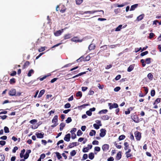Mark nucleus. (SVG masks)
<instances>
[{
  "label": "nucleus",
  "instance_id": "obj_1",
  "mask_svg": "<svg viewBox=\"0 0 161 161\" xmlns=\"http://www.w3.org/2000/svg\"><path fill=\"white\" fill-rule=\"evenodd\" d=\"M8 94L11 96H19L21 93L19 91H9Z\"/></svg>",
  "mask_w": 161,
  "mask_h": 161
},
{
  "label": "nucleus",
  "instance_id": "obj_2",
  "mask_svg": "<svg viewBox=\"0 0 161 161\" xmlns=\"http://www.w3.org/2000/svg\"><path fill=\"white\" fill-rule=\"evenodd\" d=\"M97 12H102L103 13V14L104 13V11L103 10H96L85 11L84 12V14H87L89 13L90 14H92Z\"/></svg>",
  "mask_w": 161,
  "mask_h": 161
},
{
  "label": "nucleus",
  "instance_id": "obj_3",
  "mask_svg": "<svg viewBox=\"0 0 161 161\" xmlns=\"http://www.w3.org/2000/svg\"><path fill=\"white\" fill-rule=\"evenodd\" d=\"M72 42H81L82 41L83 39H80L78 36H75L71 39Z\"/></svg>",
  "mask_w": 161,
  "mask_h": 161
},
{
  "label": "nucleus",
  "instance_id": "obj_4",
  "mask_svg": "<svg viewBox=\"0 0 161 161\" xmlns=\"http://www.w3.org/2000/svg\"><path fill=\"white\" fill-rule=\"evenodd\" d=\"M108 105L109 106V109H111L114 108H117L118 107V105L116 103L112 104V103H109Z\"/></svg>",
  "mask_w": 161,
  "mask_h": 161
},
{
  "label": "nucleus",
  "instance_id": "obj_5",
  "mask_svg": "<svg viewBox=\"0 0 161 161\" xmlns=\"http://www.w3.org/2000/svg\"><path fill=\"white\" fill-rule=\"evenodd\" d=\"M135 135L136 140L138 141L140 140L141 137V133L139 132L136 131L135 132Z\"/></svg>",
  "mask_w": 161,
  "mask_h": 161
},
{
  "label": "nucleus",
  "instance_id": "obj_6",
  "mask_svg": "<svg viewBox=\"0 0 161 161\" xmlns=\"http://www.w3.org/2000/svg\"><path fill=\"white\" fill-rule=\"evenodd\" d=\"M92 145H88L87 147L84 148L82 150V151L84 153H86L88 151L89 149H91L92 147Z\"/></svg>",
  "mask_w": 161,
  "mask_h": 161
},
{
  "label": "nucleus",
  "instance_id": "obj_7",
  "mask_svg": "<svg viewBox=\"0 0 161 161\" xmlns=\"http://www.w3.org/2000/svg\"><path fill=\"white\" fill-rule=\"evenodd\" d=\"M106 130L104 129H102L100 130V136L101 137H103L106 135Z\"/></svg>",
  "mask_w": 161,
  "mask_h": 161
},
{
  "label": "nucleus",
  "instance_id": "obj_8",
  "mask_svg": "<svg viewBox=\"0 0 161 161\" xmlns=\"http://www.w3.org/2000/svg\"><path fill=\"white\" fill-rule=\"evenodd\" d=\"M102 148L104 151H107L109 149V146L107 144H104Z\"/></svg>",
  "mask_w": 161,
  "mask_h": 161
},
{
  "label": "nucleus",
  "instance_id": "obj_9",
  "mask_svg": "<svg viewBox=\"0 0 161 161\" xmlns=\"http://www.w3.org/2000/svg\"><path fill=\"white\" fill-rule=\"evenodd\" d=\"M70 134L69 133L68 134L65 136L64 138V140L67 142H69L70 141Z\"/></svg>",
  "mask_w": 161,
  "mask_h": 161
},
{
  "label": "nucleus",
  "instance_id": "obj_10",
  "mask_svg": "<svg viewBox=\"0 0 161 161\" xmlns=\"http://www.w3.org/2000/svg\"><path fill=\"white\" fill-rule=\"evenodd\" d=\"M64 29H62L61 31V30L57 31L54 33V34L56 36H58L61 35Z\"/></svg>",
  "mask_w": 161,
  "mask_h": 161
},
{
  "label": "nucleus",
  "instance_id": "obj_11",
  "mask_svg": "<svg viewBox=\"0 0 161 161\" xmlns=\"http://www.w3.org/2000/svg\"><path fill=\"white\" fill-rule=\"evenodd\" d=\"M31 151L30 150H28L26 151L24 156V158L25 159H26L28 158L29 156V154L31 153Z\"/></svg>",
  "mask_w": 161,
  "mask_h": 161
},
{
  "label": "nucleus",
  "instance_id": "obj_12",
  "mask_svg": "<svg viewBox=\"0 0 161 161\" xmlns=\"http://www.w3.org/2000/svg\"><path fill=\"white\" fill-rule=\"evenodd\" d=\"M79 145V143L77 142H72L70 144V145L69 146V148H71L75 146H76L78 145Z\"/></svg>",
  "mask_w": 161,
  "mask_h": 161
},
{
  "label": "nucleus",
  "instance_id": "obj_13",
  "mask_svg": "<svg viewBox=\"0 0 161 161\" xmlns=\"http://www.w3.org/2000/svg\"><path fill=\"white\" fill-rule=\"evenodd\" d=\"M30 62L29 61H26L23 66V69H25L27 68L30 65Z\"/></svg>",
  "mask_w": 161,
  "mask_h": 161
},
{
  "label": "nucleus",
  "instance_id": "obj_14",
  "mask_svg": "<svg viewBox=\"0 0 161 161\" xmlns=\"http://www.w3.org/2000/svg\"><path fill=\"white\" fill-rule=\"evenodd\" d=\"M95 44H91L89 46L88 49L90 50H91L95 49Z\"/></svg>",
  "mask_w": 161,
  "mask_h": 161
},
{
  "label": "nucleus",
  "instance_id": "obj_15",
  "mask_svg": "<svg viewBox=\"0 0 161 161\" xmlns=\"http://www.w3.org/2000/svg\"><path fill=\"white\" fill-rule=\"evenodd\" d=\"M58 116L57 115H55L54 116L53 119H52V122L53 123H57L58 120Z\"/></svg>",
  "mask_w": 161,
  "mask_h": 161
},
{
  "label": "nucleus",
  "instance_id": "obj_16",
  "mask_svg": "<svg viewBox=\"0 0 161 161\" xmlns=\"http://www.w3.org/2000/svg\"><path fill=\"white\" fill-rule=\"evenodd\" d=\"M71 37V34L68 33L67 34H65L64 36V40H66L67 39H69Z\"/></svg>",
  "mask_w": 161,
  "mask_h": 161
},
{
  "label": "nucleus",
  "instance_id": "obj_17",
  "mask_svg": "<svg viewBox=\"0 0 161 161\" xmlns=\"http://www.w3.org/2000/svg\"><path fill=\"white\" fill-rule=\"evenodd\" d=\"M144 16V14H141L137 17L136 19L138 21H140L143 18Z\"/></svg>",
  "mask_w": 161,
  "mask_h": 161
},
{
  "label": "nucleus",
  "instance_id": "obj_18",
  "mask_svg": "<svg viewBox=\"0 0 161 161\" xmlns=\"http://www.w3.org/2000/svg\"><path fill=\"white\" fill-rule=\"evenodd\" d=\"M138 5L137 4H135L132 5L131 6L130 10L132 11L134 10L135 9V8L137 7Z\"/></svg>",
  "mask_w": 161,
  "mask_h": 161
},
{
  "label": "nucleus",
  "instance_id": "obj_19",
  "mask_svg": "<svg viewBox=\"0 0 161 161\" xmlns=\"http://www.w3.org/2000/svg\"><path fill=\"white\" fill-rule=\"evenodd\" d=\"M134 68V66L132 64L130 65L128 68L127 71L129 72L133 70Z\"/></svg>",
  "mask_w": 161,
  "mask_h": 161
},
{
  "label": "nucleus",
  "instance_id": "obj_20",
  "mask_svg": "<svg viewBox=\"0 0 161 161\" xmlns=\"http://www.w3.org/2000/svg\"><path fill=\"white\" fill-rule=\"evenodd\" d=\"M43 134L42 133H38L36 134L37 137L38 138H43Z\"/></svg>",
  "mask_w": 161,
  "mask_h": 161
},
{
  "label": "nucleus",
  "instance_id": "obj_21",
  "mask_svg": "<svg viewBox=\"0 0 161 161\" xmlns=\"http://www.w3.org/2000/svg\"><path fill=\"white\" fill-rule=\"evenodd\" d=\"M94 157V155L92 153H91L89 155V158L90 159L92 160L93 159Z\"/></svg>",
  "mask_w": 161,
  "mask_h": 161
},
{
  "label": "nucleus",
  "instance_id": "obj_22",
  "mask_svg": "<svg viewBox=\"0 0 161 161\" xmlns=\"http://www.w3.org/2000/svg\"><path fill=\"white\" fill-rule=\"evenodd\" d=\"M16 82V80L14 78H13L10 79L9 83L11 84H14Z\"/></svg>",
  "mask_w": 161,
  "mask_h": 161
},
{
  "label": "nucleus",
  "instance_id": "obj_23",
  "mask_svg": "<svg viewBox=\"0 0 161 161\" xmlns=\"http://www.w3.org/2000/svg\"><path fill=\"white\" fill-rule=\"evenodd\" d=\"M25 149H23L21 151V153L20 154V157L21 158H23V157H24V154L25 153Z\"/></svg>",
  "mask_w": 161,
  "mask_h": 161
},
{
  "label": "nucleus",
  "instance_id": "obj_24",
  "mask_svg": "<svg viewBox=\"0 0 161 161\" xmlns=\"http://www.w3.org/2000/svg\"><path fill=\"white\" fill-rule=\"evenodd\" d=\"M121 157V152H119L117 154L116 156V158L117 160H119Z\"/></svg>",
  "mask_w": 161,
  "mask_h": 161
},
{
  "label": "nucleus",
  "instance_id": "obj_25",
  "mask_svg": "<svg viewBox=\"0 0 161 161\" xmlns=\"http://www.w3.org/2000/svg\"><path fill=\"white\" fill-rule=\"evenodd\" d=\"M34 73V71L32 69H31L30 70H29V72L27 74V75L29 77H30L31 76V74H33Z\"/></svg>",
  "mask_w": 161,
  "mask_h": 161
},
{
  "label": "nucleus",
  "instance_id": "obj_26",
  "mask_svg": "<svg viewBox=\"0 0 161 161\" xmlns=\"http://www.w3.org/2000/svg\"><path fill=\"white\" fill-rule=\"evenodd\" d=\"M108 112V110L107 109H103L101 110L98 112V114H106Z\"/></svg>",
  "mask_w": 161,
  "mask_h": 161
},
{
  "label": "nucleus",
  "instance_id": "obj_27",
  "mask_svg": "<svg viewBox=\"0 0 161 161\" xmlns=\"http://www.w3.org/2000/svg\"><path fill=\"white\" fill-rule=\"evenodd\" d=\"M147 77L150 80H152L153 78V76L151 73H149L147 75Z\"/></svg>",
  "mask_w": 161,
  "mask_h": 161
},
{
  "label": "nucleus",
  "instance_id": "obj_28",
  "mask_svg": "<svg viewBox=\"0 0 161 161\" xmlns=\"http://www.w3.org/2000/svg\"><path fill=\"white\" fill-rule=\"evenodd\" d=\"M122 25H119L115 29V31H120L121 30V28H122Z\"/></svg>",
  "mask_w": 161,
  "mask_h": 161
},
{
  "label": "nucleus",
  "instance_id": "obj_29",
  "mask_svg": "<svg viewBox=\"0 0 161 161\" xmlns=\"http://www.w3.org/2000/svg\"><path fill=\"white\" fill-rule=\"evenodd\" d=\"M96 132L95 130H91V131L90 132L89 135L91 136H93V134L94 135H95V134H96Z\"/></svg>",
  "mask_w": 161,
  "mask_h": 161
},
{
  "label": "nucleus",
  "instance_id": "obj_30",
  "mask_svg": "<svg viewBox=\"0 0 161 161\" xmlns=\"http://www.w3.org/2000/svg\"><path fill=\"white\" fill-rule=\"evenodd\" d=\"M90 57L89 55H87L86 57H84V59L85 61H87L90 59Z\"/></svg>",
  "mask_w": 161,
  "mask_h": 161
},
{
  "label": "nucleus",
  "instance_id": "obj_31",
  "mask_svg": "<svg viewBox=\"0 0 161 161\" xmlns=\"http://www.w3.org/2000/svg\"><path fill=\"white\" fill-rule=\"evenodd\" d=\"M102 119L103 120H108L109 119V117L107 115H104L102 117Z\"/></svg>",
  "mask_w": 161,
  "mask_h": 161
},
{
  "label": "nucleus",
  "instance_id": "obj_32",
  "mask_svg": "<svg viewBox=\"0 0 161 161\" xmlns=\"http://www.w3.org/2000/svg\"><path fill=\"white\" fill-rule=\"evenodd\" d=\"M50 75H51L50 74L49 75H45L42 77L40 78H39V80L41 81H42L44 79H46L47 77L49 76H50Z\"/></svg>",
  "mask_w": 161,
  "mask_h": 161
},
{
  "label": "nucleus",
  "instance_id": "obj_33",
  "mask_svg": "<svg viewBox=\"0 0 161 161\" xmlns=\"http://www.w3.org/2000/svg\"><path fill=\"white\" fill-rule=\"evenodd\" d=\"M82 96V92L81 91H78L76 94L77 97H81Z\"/></svg>",
  "mask_w": 161,
  "mask_h": 161
},
{
  "label": "nucleus",
  "instance_id": "obj_34",
  "mask_svg": "<svg viewBox=\"0 0 161 161\" xmlns=\"http://www.w3.org/2000/svg\"><path fill=\"white\" fill-rule=\"evenodd\" d=\"M151 59L150 58H147L145 60L146 63H147V64H150L151 62Z\"/></svg>",
  "mask_w": 161,
  "mask_h": 161
},
{
  "label": "nucleus",
  "instance_id": "obj_35",
  "mask_svg": "<svg viewBox=\"0 0 161 161\" xmlns=\"http://www.w3.org/2000/svg\"><path fill=\"white\" fill-rule=\"evenodd\" d=\"M5 158L3 154H0V161H4Z\"/></svg>",
  "mask_w": 161,
  "mask_h": 161
},
{
  "label": "nucleus",
  "instance_id": "obj_36",
  "mask_svg": "<svg viewBox=\"0 0 161 161\" xmlns=\"http://www.w3.org/2000/svg\"><path fill=\"white\" fill-rule=\"evenodd\" d=\"M124 145L125 146L124 148H125V150H127V149H128V147L129 146V144H128V142H125V143H124Z\"/></svg>",
  "mask_w": 161,
  "mask_h": 161
},
{
  "label": "nucleus",
  "instance_id": "obj_37",
  "mask_svg": "<svg viewBox=\"0 0 161 161\" xmlns=\"http://www.w3.org/2000/svg\"><path fill=\"white\" fill-rule=\"evenodd\" d=\"M4 132H5V133H9V129L7 126H5L4 127Z\"/></svg>",
  "mask_w": 161,
  "mask_h": 161
},
{
  "label": "nucleus",
  "instance_id": "obj_38",
  "mask_svg": "<svg viewBox=\"0 0 161 161\" xmlns=\"http://www.w3.org/2000/svg\"><path fill=\"white\" fill-rule=\"evenodd\" d=\"M155 36V35L153 33H150L149 34V35L148 37L150 39L153 38L154 36Z\"/></svg>",
  "mask_w": 161,
  "mask_h": 161
},
{
  "label": "nucleus",
  "instance_id": "obj_39",
  "mask_svg": "<svg viewBox=\"0 0 161 161\" xmlns=\"http://www.w3.org/2000/svg\"><path fill=\"white\" fill-rule=\"evenodd\" d=\"M76 3L77 4L80 5L83 2V0H75Z\"/></svg>",
  "mask_w": 161,
  "mask_h": 161
},
{
  "label": "nucleus",
  "instance_id": "obj_40",
  "mask_svg": "<svg viewBox=\"0 0 161 161\" xmlns=\"http://www.w3.org/2000/svg\"><path fill=\"white\" fill-rule=\"evenodd\" d=\"M71 106L70 104L69 103H67L64 105V108H69Z\"/></svg>",
  "mask_w": 161,
  "mask_h": 161
},
{
  "label": "nucleus",
  "instance_id": "obj_41",
  "mask_svg": "<svg viewBox=\"0 0 161 161\" xmlns=\"http://www.w3.org/2000/svg\"><path fill=\"white\" fill-rule=\"evenodd\" d=\"M148 53V51H146L144 52H142L141 53L140 55L141 56H143L145 55H147Z\"/></svg>",
  "mask_w": 161,
  "mask_h": 161
},
{
  "label": "nucleus",
  "instance_id": "obj_42",
  "mask_svg": "<svg viewBox=\"0 0 161 161\" xmlns=\"http://www.w3.org/2000/svg\"><path fill=\"white\" fill-rule=\"evenodd\" d=\"M70 155L72 156H75L76 154V152L75 150H73L70 152Z\"/></svg>",
  "mask_w": 161,
  "mask_h": 161
},
{
  "label": "nucleus",
  "instance_id": "obj_43",
  "mask_svg": "<svg viewBox=\"0 0 161 161\" xmlns=\"http://www.w3.org/2000/svg\"><path fill=\"white\" fill-rule=\"evenodd\" d=\"M125 136L124 135H121L120 136L119 138V140L120 141L125 139Z\"/></svg>",
  "mask_w": 161,
  "mask_h": 161
},
{
  "label": "nucleus",
  "instance_id": "obj_44",
  "mask_svg": "<svg viewBox=\"0 0 161 161\" xmlns=\"http://www.w3.org/2000/svg\"><path fill=\"white\" fill-rule=\"evenodd\" d=\"M56 154L58 159H59L62 158V156L58 152H56Z\"/></svg>",
  "mask_w": 161,
  "mask_h": 161
},
{
  "label": "nucleus",
  "instance_id": "obj_45",
  "mask_svg": "<svg viewBox=\"0 0 161 161\" xmlns=\"http://www.w3.org/2000/svg\"><path fill=\"white\" fill-rule=\"evenodd\" d=\"M72 121V119L70 117H68L66 120V122L67 123H69Z\"/></svg>",
  "mask_w": 161,
  "mask_h": 161
},
{
  "label": "nucleus",
  "instance_id": "obj_46",
  "mask_svg": "<svg viewBox=\"0 0 161 161\" xmlns=\"http://www.w3.org/2000/svg\"><path fill=\"white\" fill-rule=\"evenodd\" d=\"M45 50V47H41L40 48L38 49V51L39 52H41L44 51Z\"/></svg>",
  "mask_w": 161,
  "mask_h": 161
},
{
  "label": "nucleus",
  "instance_id": "obj_47",
  "mask_svg": "<svg viewBox=\"0 0 161 161\" xmlns=\"http://www.w3.org/2000/svg\"><path fill=\"white\" fill-rule=\"evenodd\" d=\"M160 99H161L160 98H158L155 101L154 104H157L160 102Z\"/></svg>",
  "mask_w": 161,
  "mask_h": 161
},
{
  "label": "nucleus",
  "instance_id": "obj_48",
  "mask_svg": "<svg viewBox=\"0 0 161 161\" xmlns=\"http://www.w3.org/2000/svg\"><path fill=\"white\" fill-rule=\"evenodd\" d=\"M94 127L96 129H98L99 128V125H98L96 124H94L93 125Z\"/></svg>",
  "mask_w": 161,
  "mask_h": 161
},
{
  "label": "nucleus",
  "instance_id": "obj_49",
  "mask_svg": "<svg viewBox=\"0 0 161 161\" xmlns=\"http://www.w3.org/2000/svg\"><path fill=\"white\" fill-rule=\"evenodd\" d=\"M142 63V65L143 67H144L146 65V64L145 63L144 60L143 59H142L140 61Z\"/></svg>",
  "mask_w": 161,
  "mask_h": 161
},
{
  "label": "nucleus",
  "instance_id": "obj_50",
  "mask_svg": "<svg viewBox=\"0 0 161 161\" xmlns=\"http://www.w3.org/2000/svg\"><path fill=\"white\" fill-rule=\"evenodd\" d=\"M82 132L80 130H79L77 133V135L78 136H80V135H81L82 134Z\"/></svg>",
  "mask_w": 161,
  "mask_h": 161
},
{
  "label": "nucleus",
  "instance_id": "obj_51",
  "mask_svg": "<svg viewBox=\"0 0 161 161\" xmlns=\"http://www.w3.org/2000/svg\"><path fill=\"white\" fill-rule=\"evenodd\" d=\"M44 91H40V92L38 95V97L39 98L42 97L44 93Z\"/></svg>",
  "mask_w": 161,
  "mask_h": 161
},
{
  "label": "nucleus",
  "instance_id": "obj_52",
  "mask_svg": "<svg viewBox=\"0 0 161 161\" xmlns=\"http://www.w3.org/2000/svg\"><path fill=\"white\" fill-rule=\"evenodd\" d=\"M121 75H117L116 77L115 78V79L116 80H119L121 78Z\"/></svg>",
  "mask_w": 161,
  "mask_h": 161
},
{
  "label": "nucleus",
  "instance_id": "obj_53",
  "mask_svg": "<svg viewBox=\"0 0 161 161\" xmlns=\"http://www.w3.org/2000/svg\"><path fill=\"white\" fill-rule=\"evenodd\" d=\"M94 150L95 151L99 152L100 151V148L98 147H96L94 148Z\"/></svg>",
  "mask_w": 161,
  "mask_h": 161
},
{
  "label": "nucleus",
  "instance_id": "obj_54",
  "mask_svg": "<svg viewBox=\"0 0 161 161\" xmlns=\"http://www.w3.org/2000/svg\"><path fill=\"white\" fill-rule=\"evenodd\" d=\"M88 158L87 155L86 154H84L83 156V159L84 160Z\"/></svg>",
  "mask_w": 161,
  "mask_h": 161
},
{
  "label": "nucleus",
  "instance_id": "obj_55",
  "mask_svg": "<svg viewBox=\"0 0 161 161\" xmlns=\"http://www.w3.org/2000/svg\"><path fill=\"white\" fill-rule=\"evenodd\" d=\"M76 130L77 129L76 128H74L70 131V132L71 133V134L74 133L75 132Z\"/></svg>",
  "mask_w": 161,
  "mask_h": 161
},
{
  "label": "nucleus",
  "instance_id": "obj_56",
  "mask_svg": "<svg viewBox=\"0 0 161 161\" xmlns=\"http://www.w3.org/2000/svg\"><path fill=\"white\" fill-rule=\"evenodd\" d=\"M86 114L89 116H90L92 115V113L90 111L88 110L86 112Z\"/></svg>",
  "mask_w": 161,
  "mask_h": 161
},
{
  "label": "nucleus",
  "instance_id": "obj_57",
  "mask_svg": "<svg viewBox=\"0 0 161 161\" xmlns=\"http://www.w3.org/2000/svg\"><path fill=\"white\" fill-rule=\"evenodd\" d=\"M37 122V120L36 119H32L31 120L30 122V123L31 124H34L35 123H36Z\"/></svg>",
  "mask_w": 161,
  "mask_h": 161
},
{
  "label": "nucleus",
  "instance_id": "obj_58",
  "mask_svg": "<svg viewBox=\"0 0 161 161\" xmlns=\"http://www.w3.org/2000/svg\"><path fill=\"white\" fill-rule=\"evenodd\" d=\"M6 142L4 141H0V144L2 146H4Z\"/></svg>",
  "mask_w": 161,
  "mask_h": 161
},
{
  "label": "nucleus",
  "instance_id": "obj_59",
  "mask_svg": "<svg viewBox=\"0 0 161 161\" xmlns=\"http://www.w3.org/2000/svg\"><path fill=\"white\" fill-rule=\"evenodd\" d=\"M16 71H14L13 72L10 74V75L11 76H14L16 75Z\"/></svg>",
  "mask_w": 161,
  "mask_h": 161
},
{
  "label": "nucleus",
  "instance_id": "obj_60",
  "mask_svg": "<svg viewBox=\"0 0 161 161\" xmlns=\"http://www.w3.org/2000/svg\"><path fill=\"white\" fill-rule=\"evenodd\" d=\"M112 66V65L111 64H110L109 65H107L105 67L106 69H108L111 68Z\"/></svg>",
  "mask_w": 161,
  "mask_h": 161
},
{
  "label": "nucleus",
  "instance_id": "obj_61",
  "mask_svg": "<svg viewBox=\"0 0 161 161\" xmlns=\"http://www.w3.org/2000/svg\"><path fill=\"white\" fill-rule=\"evenodd\" d=\"M99 142L97 141H93L92 143L93 145H98V144Z\"/></svg>",
  "mask_w": 161,
  "mask_h": 161
},
{
  "label": "nucleus",
  "instance_id": "obj_62",
  "mask_svg": "<svg viewBox=\"0 0 161 161\" xmlns=\"http://www.w3.org/2000/svg\"><path fill=\"white\" fill-rule=\"evenodd\" d=\"M18 148L17 147H16V146L15 147L13 150V151H12L13 152V153H15L16 151L17 150H18Z\"/></svg>",
  "mask_w": 161,
  "mask_h": 161
},
{
  "label": "nucleus",
  "instance_id": "obj_63",
  "mask_svg": "<svg viewBox=\"0 0 161 161\" xmlns=\"http://www.w3.org/2000/svg\"><path fill=\"white\" fill-rule=\"evenodd\" d=\"M7 136H2L0 138V139L3 140H5L7 139Z\"/></svg>",
  "mask_w": 161,
  "mask_h": 161
},
{
  "label": "nucleus",
  "instance_id": "obj_64",
  "mask_svg": "<svg viewBox=\"0 0 161 161\" xmlns=\"http://www.w3.org/2000/svg\"><path fill=\"white\" fill-rule=\"evenodd\" d=\"M108 161H113L114 158L113 157H110L108 159Z\"/></svg>",
  "mask_w": 161,
  "mask_h": 161
}]
</instances>
